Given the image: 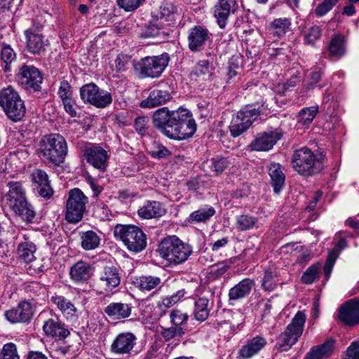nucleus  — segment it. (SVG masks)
<instances>
[{"label":"nucleus","instance_id":"obj_2","mask_svg":"<svg viewBox=\"0 0 359 359\" xmlns=\"http://www.w3.org/2000/svg\"><path fill=\"white\" fill-rule=\"evenodd\" d=\"M68 148L65 139L60 134L52 133L43 136L39 143V157L47 164L60 167L64 163Z\"/></svg>","mask_w":359,"mask_h":359},{"label":"nucleus","instance_id":"obj_59","mask_svg":"<svg viewBox=\"0 0 359 359\" xmlns=\"http://www.w3.org/2000/svg\"><path fill=\"white\" fill-rule=\"evenodd\" d=\"M144 1V0H116L119 8L127 12L135 11Z\"/></svg>","mask_w":359,"mask_h":359},{"label":"nucleus","instance_id":"obj_26","mask_svg":"<svg viewBox=\"0 0 359 359\" xmlns=\"http://www.w3.org/2000/svg\"><path fill=\"white\" fill-rule=\"evenodd\" d=\"M57 309L67 320H72L78 316V310L74 304L62 295L55 294L50 299Z\"/></svg>","mask_w":359,"mask_h":359},{"label":"nucleus","instance_id":"obj_58","mask_svg":"<svg viewBox=\"0 0 359 359\" xmlns=\"http://www.w3.org/2000/svg\"><path fill=\"white\" fill-rule=\"evenodd\" d=\"M275 273L271 270H266L264 272L262 286L266 291H272L276 287V283L274 281Z\"/></svg>","mask_w":359,"mask_h":359},{"label":"nucleus","instance_id":"obj_8","mask_svg":"<svg viewBox=\"0 0 359 359\" xmlns=\"http://www.w3.org/2000/svg\"><path fill=\"white\" fill-rule=\"evenodd\" d=\"M306 321V315L302 311H298L287 326L285 330L281 333L276 345L279 351L289 350L298 340L303 332V327Z\"/></svg>","mask_w":359,"mask_h":359},{"label":"nucleus","instance_id":"obj_14","mask_svg":"<svg viewBox=\"0 0 359 359\" xmlns=\"http://www.w3.org/2000/svg\"><path fill=\"white\" fill-rule=\"evenodd\" d=\"M121 282L118 271L114 266H105L95 285L97 293L102 294L111 292Z\"/></svg>","mask_w":359,"mask_h":359},{"label":"nucleus","instance_id":"obj_60","mask_svg":"<svg viewBox=\"0 0 359 359\" xmlns=\"http://www.w3.org/2000/svg\"><path fill=\"white\" fill-rule=\"evenodd\" d=\"M339 254V252H338L337 249L334 248L329 252L327 260L324 266V273L326 277L328 278L330 276L334 264L338 257Z\"/></svg>","mask_w":359,"mask_h":359},{"label":"nucleus","instance_id":"obj_50","mask_svg":"<svg viewBox=\"0 0 359 359\" xmlns=\"http://www.w3.org/2000/svg\"><path fill=\"white\" fill-rule=\"evenodd\" d=\"M290 25L291 22L288 18H277L271 22V27L274 34L280 37L287 32Z\"/></svg>","mask_w":359,"mask_h":359},{"label":"nucleus","instance_id":"obj_53","mask_svg":"<svg viewBox=\"0 0 359 359\" xmlns=\"http://www.w3.org/2000/svg\"><path fill=\"white\" fill-rule=\"evenodd\" d=\"M0 359H20L16 345L13 343L4 344L0 352Z\"/></svg>","mask_w":359,"mask_h":359},{"label":"nucleus","instance_id":"obj_21","mask_svg":"<svg viewBox=\"0 0 359 359\" xmlns=\"http://www.w3.org/2000/svg\"><path fill=\"white\" fill-rule=\"evenodd\" d=\"M136 336L132 332L121 333L112 342L111 351L118 355H129L136 344Z\"/></svg>","mask_w":359,"mask_h":359},{"label":"nucleus","instance_id":"obj_10","mask_svg":"<svg viewBox=\"0 0 359 359\" xmlns=\"http://www.w3.org/2000/svg\"><path fill=\"white\" fill-rule=\"evenodd\" d=\"M170 61L168 53L158 56H147L140 59L135 68L142 78H158L164 72Z\"/></svg>","mask_w":359,"mask_h":359},{"label":"nucleus","instance_id":"obj_16","mask_svg":"<svg viewBox=\"0 0 359 359\" xmlns=\"http://www.w3.org/2000/svg\"><path fill=\"white\" fill-rule=\"evenodd\" d=\"M210 39V34L208 29L200 25H196L191 28L188 32V47L192 52H199L203 49Z\"/></svg>","mask_w":359,"mask_h":359},{"label":"nucleus","instance_id":"obj_11","mask_svg":"<svg viewBox=\"0 0 359 359\" xmlns=\"http://www.w3.org/2000/svg\"><path fill=\"white\" fill-rule=\"evenodd\" d=\"M260 112L259 107L256 108L253 105L248 104L243 107L231 119L229 126L231 135L236 137L245 132Z\"/></svg>","mask_w":359,"mask_h":359},{"label":"nucleus","instance_id":"obj_48","mask_svg":"<svg viewBox=\"0 0 359 359\" xmlns=\"http://www.w3.org/2000/svg\"><path fill=\"white\" fill-rule=\"evenodd\" d=\"M186 330L187 329L184 327L172 325L163 329L161 335L165 341H169L175 338L182 337L185 334Z\"/></svg>","mask_w":359,"mask_h":359},{"label":"nucleus","instance_id":"obj_57","mask_svg":"<svg viewBox=\"0 0 359 359\" xmlns=\"http://www.w3.org/2000/svg\"><path fill=\"white\" fill-rule=\"evenodd\" d=\"M339 0H324L318 5L315 9V13L318 17H322L327 13Z\"/></svg>","mask_w":359,"mask_h":359},{"label":"nucleus","instance_id":"obj_15","mask_svg":"<svg viewBox=\"0 0 359 359\" xmlns=\"http://www.w3.org/2000/svg\"><path fill=\"white\" fill-rule=\"evenodd\" d=\"M83 156L88 164L100 172H104L108 167L109 155L100 146L93 145L84 150Z\"/></svg>","mask_w":359,"mask_h":359},{"label":"nucleus","instance_id":"obj_62","mask_svg":"<svg viewBox=\"0 0 359 359\" xmlns=\"http://www.w3.org/2000/svg\"><path fill=\"white\" fill-rule=\"evenodd\" d=\"M321 71L320 70H313L310 74L309 81L306 86V89L309 90L318 87L319 89H321L324 85H317L319 81L321 79Z\"/></svg>","mask_w":359,"mask_h":359},{"label":"nucleus","instance_id":"obj_46","mask_svg":"<svg viewBox=\"0 0 359 359\" xmlns=\"http://www.w3.org/2000/svg\"><path fill=\"white\" fill-rule=\"evenodd\" d=\"M257 218L249 215H241L236 217V226L238 230L244 231L254 227Z\"/></svg>","mask_w":359,"mask_h":359},{"label":"nucleus","instance_id":"obj_30","mask_svg":"<svg viewBox=\"0 0 359 359\" xmlns=\"http://www.w3.org/2000/svg\"><path fill=\"white\" fill-rule=\"evenodd\" d=\"M171 99L170 94L167 90H153L149 97L142 100L140 106L142 108H151L165 104Z\"/></svg>","mask_w":359,"mask_h":359},{"label":"nucleus","instance_id":"obj_6","mask_svg":"<svg viewBox=\"0 0 359 359\" xmlns=\"http://www.w3.org/2000/svg\"><path fill=\"white\" fill-rule=\"evenodd\" d=\"M114 235L123 243L129 251L140 252L147 246L145 233L135 225L118 224L114 227Z\"/></svg>","mask_w":359,"mask_h":359},{"label":"nucleus","instance_id":"obj_36","mask_svg":"<svg viewBox=\"0 0 359 359\" xmlns=\"http://www.w3.org/2000/svg\"><path fill=\"white\" fill-rule=\"evenodd\" d=\"M81 245L85 250H92L97 248L100 243V236L93 231L80 233Z\"/></svg>","mask_w":359,"mask_h":359},{"label":"nucleus","instance_id":"obj_25","mask_svg":"<svg viewBox=\"0 0 359 359\" xmlns=\"http://www.w3.org/2000/svg\"><path fill=\"white\" fill-rule=\"evenodd\" d=\"M138 215L141 218L149 219L162 217L166 212L163 205L156 201H147L138 210Z\"/></svg>","mask_w":359,"mask_h":359},{"label":"nucleus","instance_id":"obj_63","mask_svg":"<svg viewBox=\"0 0 359 359\" xmlns=\"http://www.w3.org/2000/svg\"><path fill=\"white\" fill-rule=\"evenodd\" d=\"M149 118L148 117L145 116H139L135 118L134 126L135 128V130L137 133L144 136L147 133V123H148Z\"/></svg>","mask_w":359,"mask_h":359},{"label":"nucleus","instance_id":"obj_43","mask_svg":"<svg viewBox=\"0 0 359 359\" xmlns=\"http://www.w3.org/2000/svg\"><path fill=\"white\" fill-rule=\"evenodd\" d=\"M215 214L213 207L205 206L193 212L189 216L191 222H203L208 220Z\"/></svg>","mask_w":359,"mask_h":359},{"label":"nucleus","instance_id":"obj_37","mask_svg":"<svg viewBox=\"0 0 359 359\" xmlns=\"http://www.w3.org/2000/svg\"><path fill=\"white\" fill-rule=\"evenodd\" d=\"M16 60V53L10 45L3 43L1 52V67L5 72L11 71V64Z\"/></svg>","mask_w":359,"mask_h":359},{"label":"nucleus","instance_id":"obj_34","mask_svg":"<svg viewBox=\"0 0 359 359\" xmlns=\"http://www.w3.org/2000/svg\"><path fill=\"white\" fill-rule=\"evenodd\" d=\"M170 34V29L163 24H158V20L147 26L141 33L142 38L158 37L160 40H165Z\"/></svg>","mask_w":359,"mask_h":359},{"label":"nucleus","instance_id":"obj_19","mask_svg":"<svg viewBox=\"0 0 359 359\" xmlns=\"http://www.w3.org/2000/svg\"><path fill=\"white\" fill-rule=\"evenodd\" d=\"M236 9L235 0H217L212 10L220 28L224 29L226 27L229 15L234 13Z\"/></svg>","mask_w":359,"mask_h":359},{"label":"nucleus","instance_id":"obj_55","mask_svg":"<svg viewBox=\"0 0 359 359\" xmlns=\"http://www.w3.org/2000/svg\"><path fill=\"white\" fill-rule=\"evenodd\" d=\"M319 267L318 265L309 266L302 276V281L305 284H311L318 278Z\"/></svg>","mask_w":359,"mask_h":359},{"label":"nucleus","instance_id":"obj_41","mask_svg":"<svg viewBox=\"0 0 359 359\" xmlns=\"http://www.w3.org/2000/svg\"><path fill=\"white\" fill-rule=\"evenodd\" d=\"M208 163L209 164L208 166L211 171L213 172L215 175H219L222 173L231 165L229 158L222 156L212 158Z\"/></svg>","mask_w":359,"mask_h":359},{"label":"nucleus","instance_id":"obj_29","mask_svg":"<svg viewBox=\"0 0 359 359\" xmlns=\"http://www.w3.org/2000/svg\"><path fill=\"white\" fill-rule=\"evenodd\" d=\"M335 341L329 339L323 344L313 346L306 353V359H327L330 358L334 349Z\"/></svg>","mask_w":359,"mask_h":359},{"label":"nucleus","instance_id":"obj_51","mask_svg":"<svg viewBox=\"0 0 359 359\" xmlns=\"http://www.w3.org/2000/svg\"><path fill=\"white\" fill-rule=\"evenodd\" d=\"M149 154L155 158H166L171 155V152L163 144L154 142L148 150Z\"/></svg>","mask_w":359,"mask_h":359},{"label":"nucleus","instance_id":"obj_44","mask_svg":"<svg viewBox=\"0 0 359 359\" xmlns=\"http://www.w3.org/2000/svg\"><path fill=\"white\" fill-rule=\"evenodd\" d=\"M318 111V106L303 108L298 114V122L303 126H309L316 117Z\"/></svg>","mask_w":359,"mask_h":359},{"label":"nucleus","instance_id":"obj_42","mask_svg":"<svg viewBox=\"0 0 359 359\" xmlns=\"http://www.w3.org/2000/svg\"><path fill=\"white\" fill-rule=\"evenodd\" d=\"M330 55L333 57H340L345 53V44L344 37L341 35H335L330 41L329 45Z\"/></svg>","mask_w":359,"mask_h":359},{"label":"nucleus","instance_id":"obj_17","mask_svg":"<svg viewBox=\"0 0 359 359\" xmlns=\"http://www.w3.org/2000/svg\"><path fill=\"white\" fill-rule=\"evenodd\" d=\"M34 309L31 303L20 302L18 306L5 312V317L11 323H27L33 316Z\"/></svg>","mask_w":359,"mask_h":359},{"label":"nucleus","instance_id":"obj_12","mask_svg":"<svg viewBox=\"0 0 359 359\" xmlns=\"http://www.w3.org/2000/svg\"><path fill=\"white\" fill-rule=\"evenodd\" d=\"M80 97L84 103L90 104L97 108H105L113 101L111 93L100 90L93 83L83 85L80 88Z\"/></svg>","mask_w":359,"mask_h":359},{"label":"nucleus","instance_id":"obj_54","mask_svg":"<svg viewBox=\"0 0 359 359\" xmlns=\"http://www.w3.org/2000/svg\"><path fill=\"white\" fill-rule=\"evenodd\" d=\"M321 36V29L316 25L312 26L304 32V41L311 45H313L316 41L318 40Z\"/></svg>","mask_w":359,"mask_h":359},{"label":"nucleus","instance_id":"obj_1","mask_svg":"<svg viewBox=\"0 0 359 359\" xmlns=\"http://www.w3.org/2000/svg\"><path fill=\"white\" fill-rule=\"evenodd\" d=\"M152 123L161 133L174 140H186L196 130L190 112L182 108L175 111H170L168 107L160 108L153 114Z\"/></svg>","mask_w":359,"mask_h":359},{"label":"nucleus","instance_id":"obj_13","mask_svg":"<svg viewBox=\"0 0 359 359\" xmlns=\"http://www.w3.org/2000/svg\"><path fill=\"white\" fill-rule=\"evenodd\" d=\"M18 83L27 90L40 91L43 76L41 72L33 65H24L16 74Z\"/></svg>","mask_w":359,"mask_h":359},{"label":"nucleus","instance_id":"obj_22","mask_svg":"<svg viewBox=\"0 0 359 359\" xmlns=\"http://www.w3.org/2000/svg\"><path fill=\"white\" fill-rule=\"evenodd\" d=\"M95 268L88 262L79 261L70 269L71 279L76 283H84L93 276Z\"/></svg>","mask_w":359,"mask_h":359},{"label":"nucleus","instance_id":"obj_38","mask_svg":"<svg viewBox=\"0 0 359 359\" xmlns=\"http://www.w3.org/2000/svg\"><path fill=\"white\" fill-rule=\"evenodd\" d=\"M271 185L276 194H279L285 183V175L278 165H272L269 168V172Z\"/></svg>","mask_w":359,"mask_h":359},{"label":"nucleus","instance_id":"obj_18","mask_svg":"<svg viewBox=\"0 0 359 359\" xmlns=\"http://www.w3.org/2000/svg\"><path fill=\"white\" fill-rule=\"evenodd\" d=\"M339 318L345 325L353 326L359 323V298L349 299L339 310Z\"/></svg>","mask_w":359,"mask_h":359},{"label":"nucleus","instance_id":"obj_23","mask_svg":"<svg viewBox=\"0 0 359 359\" xmlns=\"http://www.w3.org/2000/svg\"><path fill=\"white\" fill-rule=\"evenodd\" d=\"M43 330L46 336L59 340L65 339L70 334L65 325L57 318H48L44 320Z\"/></svg>","mask_w":359,"mask_h":359},{"label":"nucleus","instance_id":"obj_3","mask_svg":"<svg viewBox=\"0 0 359 359\" xmlns=\"http://www.w3.org/2000/svg\"><path fill=\"white\" fill-rule=\"evenodd\" d=\"M9 190L5 198L6 204L22 221L32 223L36 217V211L33 205L29 203L22 184L18 182L8 184Z\"/></svg>","mask_w":359,"mask_h":359},{"label":"nucleus","instance_id":"obj_5","mask_svg":"<svg viewBox=\"0 0 359 359\" xmlns=\"http://www.w3.org/2000/svg\"><path fill=\"white\" fill-rule=\"evenodd\" d=\"M291 163L293 169L304 177L318 174L324 168L322 158H318L307 147L294 151L292 156Z\"/></svg>","mask_w":359,"mask_h":359},{"label":"nucleus","instance_id":"obj_28","mask_svg":"<svg viewBox=\"0 0 359 359\" xmlns=\"http://www.w3.org/2000/svg\"><path fill=\"white\" fill-rule=\"evenodd\" d=\"M236 27L238 32L241 33L242 40L252 47L255 46L261 39L259 32L254 27L250 26L248 21L243 22L241 25L239 24V20L236 21Z\"/></svg>","mask_w":359,"mask_h":359},{"label":"nucleus","instance_id":"obj_39","mask_svg":"<svg viewBox=\"0 0 359 359\" xmlns=\"http://www.w3.org/2000/svg\"><path fill=\"white\" fill-rule=\"evenodd\" d=\"M36 247L30 241L21 242L18 247V254L25 262L29 263L34 258Z\"/></svg>","mask_w":359,"mask_h":359},{"label":"nucleus","instance_id":"obj_49","mask_svg":"<svg viewBox=\"0 0 359 359\" xmlns=\"http://www.w3.org/2000/svg\"><path fill=\"white\" fill-rule=\"evenodd\" d=\"M29 266L27 269L28 273L32 276L41 274L48 269V264L45 259H35L29 262Z\"/></svg>","mask_w":359,"mask_h":359},{"label":"nucleus","instance_id":"obj_24","mask_svg":"<svg viewBox=\"0 0 359 359\" xmlns=\"http://www.w3.org/2000/svg\"><path fill=\"white\" fill-rule=\"evenodd\" d=\"M27 48L29 52L33 54H40L45 50L48 41L43 39L42 34L37 32L34 28H29L25 32Z\"/></svg>","mask_w":359,"mask_h":359},{"label":"nucleus","instance_id":"obj_40","mask_svg":"<svg viewBox=\"0 0 359 359\" xmlns=\"http://www.w3.org/2000/svg\"><path fill=\"white\" fill-rule=\"evenodd\" d=\"M212 70V69L208 60H201L194 67L191 73V76H195L196 80L198 78L205 79L206 77H210L211 76Z\"/></svg>","mask_w":359,"mask_h":359},{"label":"nucleus","instance_id":"obj_9","mask_svg":"<svg viewBox=\"0 0 359 359\" xmlns=\"http://www.w3.org/2000/svg\"><path fill=\"white\" fill-rule=\"evenodd\" d=\"M88 203V197L79 188L69 190L66 202V220L72 224L81 221Z\"/></svg>","mask_w":359,"mask_h":359},{"label":"nucleus","instance_id":"obj_31","mask_svg":"<svg viewBox=\"0 0 359 359\" xmlns=\"http://www.w3.org/2000/svg\"><path fill=\"white\" fill-rule=\"evenodd\" d=\"M266 344L265 338L261 336H256L249 340L245 346H243L239 351L241 358L248 359L256 355Z\"/></svg>","mask_w":359,"mask_h":359},{"label":"nucleus","instance_id":"obj_45","mask_svg":"<svg viewBox=\"0 0 359 359\" xmlns=\"http://www.w3.org/2000/svg\"><path fill=\"white\" fill-rule=\"evenodd\" d=\"M138 284L142 291H151L161 284V279L157 276H144L140 277Z\"/></svg>","mask_w":359,"mask_h":359},{"label":"nucleus","instance_id":"obj_35","mask_svg":"<svg viewBox=\"0 0 359 359\" xmlns=\"http://www.w3.org/2000/svg\"><path fill=\"white\" fill-rule=\"evenodd\" d=\"M212 305V303L210 304L208 298H198L194 303V318L199 322L205 321L209 316Z\"/></svg>","mask_w":359,"mask_h":359},{"label":"nucleus","instance_id":"obj_4","mask_svg":"<svg viewBox=\"0 0 359 359\" xmlns=\"http://www.w3.org/2000/svg\"><path fill=\"white\" fill-rule=\"evenodd\" d=\"M160 256L170 264H180L186 262L192 254L191 246L176 236L164 238L158 245Z\"/></svg>","mask_w":359,"mask_h":359},{"label":"nucleus","instance_id":"obj_7","mask_svg":"<svg viewBox=\"0 0 359 359\" xmlns=\"http://www.w3.org/2000/svg\"><path fill=\"white\" fill-rule=\"evenodd\" d=\"M0 106L7 117L13 122L21 121L25 116V102L18 93L11 86L1 90Z\"/></svg>","mask_w":359,"mask_h":359},{"label":"nucleus","instance_id":"obj_52","mask_svg":"<svg viewBox=\"0 0 359 359\" xmlns=\"http://www.w3.org/2000/svg\"><path fill=\"white\" fill-rule=\"evenodd\" d=\"M170 319L172 325L185 327V325L189 320V316L181 310L174 309L170 314Z\"/></svg>","mask_w":359,"mask_h":359},{"label":"nucleus","instance_id":"obj_64","mask_svg":"<svg viewBox=\"0 0 359 359\" xmlns=\"http://www.w3.org/2000/svg\"><path fill=\"white\" fill-rule=\"evenodd\" d=\"M57 93L62 101L72 97V86L68 81H61Z\"/></svg>","mask_w":359,"mask_h":359},{"label":"nucleus","instance_id":"obj_61","mask_svg":"<svg viewBox=\"0 0 359 359\" xmlns=\"http://www.w3.org/2000/svg\"><path fill=\"white\" fill-rule=\"evenodd\" d=\"M32 177L35 188H36L37 186H44V184H47V183L50 182L47 173L40 169L34 170L32 174Z\"/></svg>","mask_w":359,"mask_h":359},{"label":"nucleus","instance_id":"obj_47","mask_svg":"<svg viewBox=\"0 0 359 359\" xmlns=\"http://www.w3.org/2000/svg\"><path fill=\"white\" fill-rule=\"evenodd\" d=\"M239 68L238 57L233 56L228 62L227 72L226 73V82L232 83L236 82L237 77V69Z\"/></svg>","mask_w":359,"mask_h":359},{"label":"nucleus","instance_id":"obj_20","mask_svg":"<svg viewBox=\"0 0 359 359\" xmlns=\"http://www.w3.org/2000/svg\"><path fill=\"white\" fill-rule=\"evenodd\" d=\"M281 134L277 130H267L259 133L251 142L250 147L252 150L266 151L271 149L280 139Z\"/></svg>","mask_w":359,"mask_h":359},{"label":"nucleus","instance_id":"obj_32","mask_svg":"<svg viewBox=\"0 0 359 359\" xmlns=\"http://www.w3.org/2000/svg\"><path fill=\"white\" fill-rule=\"evenodd\" d=\"M255 283L252 280L245 278L240 281L229 291L230 301H236L247 297L251 292Z\"/></svg>","mask_w":359,"mask_h":359},{"label":"nucleus","instance_id":"obj_33","mask_svg":"<svg viewBox=\"0 0 359 359\" xmlns=\"http://www.w3.org/2000/svg\"><path fill=\"white\" fill-rule=\"evenodd\" d=\"M176 8L171 3H164L160 8L159 14L157 15L158 24H163L166 27L175 23Z\"/></svg>","mask_w":359,"mask_h":359},{"label":"nucleus","instance_id":"obj_27","mask_svg":"<svg viewBox=\"0 0 359 359\" xmlns=\"http://www.w3.org/2000/svg\"><path fill=\"white\" fill-rule=\"evenodd\" d=\"M104 313L114 320H122L130 316L132 307L123 302H111L104 309Z\"/></svg>","mask_w":359,"mask_h":359},{"label":"nucleus","instance_id":"obj_56","mask_svg":"<svg viewBox=\"0 0 359 359\" xmlns=\"http://www.w3.org/2000/svg\"><path fill=\"white\" fill-rule=\"evenodd\" d=\"M25 290L30 297H34L43 295L46 292V288L45 286L40 283L33 281L27 285Z\"/></svg>","mask_w":359,"mask_h":359}]
</instances>
